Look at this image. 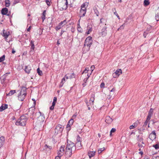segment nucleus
<instances>
[{"label": "nucleus", "instance_id": "nucleus-47", "mask_svg": "<svg viewBox=\"0 0 159 159\" xmlns=\"http://www.w3.org/2000/svg\"><path fill=\"white\" fill-rule=\"evenodd\" d=\"M94 11L96 15V16H98L99 15V12L98 11V10L96 9H94Z\"/></svg>", "mask_w": 159, "mask_h": 159}, {"label": "nucleus", "instance_id": "nucleus-63", "mask_svg": "<svg viewBox=\"0 0 159 159\" xmlns=\"http://www.w3.org/2000/svg\"><path fill=\"white\" fill-rule=\"evenodd\" d=\"M61 157V156H59L58 155L56 157L55 159H60V157Z\"/></svg>", "mask_w": 159, "mask_h": 159}, {"label": "nucleus", "instance_id": "nucleus-3", "mask_svg": "<svg viewBox=\"0 0 159 159\" xmlns=\"http://www.w3.org/2000/svg\"><path fill=\"white\" fill-rule=\"evenodd\" d=\"M26 94V88L25 87H22L18 95V100L21 101H23L25 99Z\"/></svg>", "mask_w": 159, "mask_h": 159}, {"label": "nucleus", "instance_id": "nucleus-50", "mask_svg": "<svg viewBox=\"0 0 159 159\" xmlns=\"http://www.w3.org/2000/svg\"><path fill=\"white\" fill-rule=\"evenodd\" d=\"M136 127L134 126V125L133 124L132 125H131L129 127L130 129H134Z\"/></svg>", "mask_w": 159, "mask_h": 159}, {"label": "nucleus", "instance_id": "nucleus-44", "mask_svg": "<svg viewBox=\"0 0 159 159\" xmlns=\"http://www.w3.org/2000/svg\"><path fill=\"white\" fill-rule=\"evenodd\" d=\"M81 138L80 137L79 135H77L76 139L77 142H81Z\"/></svg>", "mask_w": 159, "mask_h": 159}, {"label": "nucleus", "instance_id": "nucleus-21", "mask_svg": "<svg viewBox=\"0 0 159 159\" xmlns=\"http://www.w3.org/2000/svg\"><path fill=\"white\" fill-rule=\"evenodd\" d=\"M4 141V138L2 136L0 137V148L2 146L3 142Z\"/></svg>", "mask_w": 159, "mask_h": 159}, {"label": "nucleus", "instance_id": "nucleus-49", "mask_svg": "<svg viewBox=\"0 0 159 159\" xmlns=\"http://www.w3.org/2000/svg\"><path fill=\"white\" fill-rule=\"evenodd\" d=\"M156 149H157L159 148V145L158 144H156L153 146Z\"/></svg>", "mask_w": 159, "mask_h": 159}, {"label": "nucleus", "instance_id": "nucleus-62", "mask_svg": "<svg viewBox=\"0 0 159 159\" xmlns=\"http://www.w3.org/2000/svg\"><path fill=\"white\" fill-rule=\"evenodd\" d=\"M54 106L52 105V106L50 108V110H53L54 109Z\"/></svg>", "mask_w": 159, "mask_h": 159}, {"label": "nucleus", "instance_id": "nucleus-53", "mask_svg": "<svg viewBox=\"0 0 159 159\" xmlns=\"http://www.w3.org/2000/svg\"><path fill=\"white\" fill-rule=\"evenodd\" d=\"M150 135L151 136H152V135H156L155 131H154V130L152 131V132L151 133Z\"/></svg>", "mask_w": 159, "mask_h": 159}, {"label": "nucleus", "instance_id": "nucleus-30", "mask_svg": "<svg viewBox=\"0 0 159 159\" xmlns=\"http://www.w3.org/2000/svg\"><path fill=\"white\" fill-rule=\"evenodd\" d=\"M66 77H65V76L61 80V83H60V87H61L63 84L64 83V82H65V78Z\"/></svg>", "mask_w": 159, "mask_h": 159}, {"label": "nucleus", "instance_id": "nucleus-2", "mask_svg": "<svg viewBox=\"0 0 159 159\" xmlns=\"http://www.w3.org/2000/svg\"><path fill=\"white\" fill-rule=\"evenodd\" d=\"M27 120V118L25 116L22 115L17 120L16 123V125L24 126L26 125V123Z\"/></svg>", "mask_w": 159, "mask_h": 159}, {"label": "nucleus", "instance_id": "nucleus-23", "mask_svg": "<svg viewBox=\"0 0 159 159\" xmlns=\"http://www.w3.org/2000/svg\"><path fill=\"white\" fill-rule=\"evenodd\" d=\"M106 29V28H105L102 29V35L103 36H105L107 34V30Z\"/></svg>", "mask_w": 159, "mask_h": 159}, {"label": "nucleus", "instance_id": "nucleus-38", "mask_svg": "<svg viewBox=\"0 0 159 159\" xmlns=\"http://www.w3.org/2000/svg\"><path fill=\"white\" fill-rule=\"evenodd\" d=\"M5 55H3L2 57H0V62H2L5 60Z\"/></svg>", "mask_w": 159, "mask_h": 159}, {"label": "nucleus", "instance_id": "nucleus-27", "mask_svg": "<svg viewBox=\"0 0 159 159\" xmlns=\"http://www.w3.org/2000/svg\"><path fill=\"white\" fill-rule=\"evenodd\" d=\"M48 148L49 150L52 149V147L51 146H48L47 144H45L44 147V149L47 150Z\"/></svg>", "mask_w": 159, "mask_h": 159}, {"label": "nucleus", "instance_id": "nucleus-51", "mask_svg": "<svg viewBox=\"0 0 159 159\" xmlns=\"http://www.w3.org/2000/svg\"><path fill=\"white\" fill-rule=\"evenodd\" d=\"M109 92V93H111V92H113V93L112 94V93H111V94L112 95H113V94L114 93V91H115V89H114V88H113L111 90H108Z\"/></svg>", "mask_w": 159, "mask_h": 159}, {"label": "nucleus", "instance_id": "nucleus-55", "mask_svg": "<svg viewBox=\"0 0 159 159\" xmlns=\"http://www.w3.org/2000/svg\"><path fill=\"white\" fill-rule=\"evenodd\" d=\"M105 86V84L104 83H102L100 85V87L101 88H103Z\"/></svg>", "mask_w": 159, "mask_h": 159}, {"label": "nucleus", "instance_id": "nucleus-58", "mask_svg": "<svg viewBox=\"0 0 159 159\" xmlns=\"http://www.w3.org/2000/svg\"><path fill=\"white\" fill-rule=\"evenodd\" d=\"M148 122V121H147V120H146V121H145V122L144 123V124L143 125V126H146V125H147Z\"/></svg>", "mask_w": 159, "mask_h": 159}, {"label": "nucleus", "instance_id": "nucleus-5", "mask_svg": "<svg viewBox=\"0 0 159 159\" xmlns=\"http://www.w3.org/2000/svg\"><path fill=\"white\" fill-rule=\"evenodd\" d=\"M65 146H61L60 148L59 151L57 152V154L59 156H62L64 153Z\"/></svg>", "mask_w": 159, "mask_h": 159}, {"label": "nucleus", "instance_id": "nucleus-25", "mask_svg": "<svg viewBox=\"0 0 159 159\" xmlns=\"http://www.w3.org/2000/svg\"><path fill=\"white\" fill-rule=\"evenodd\" d=\"M67 24L66 20H65L63 21H61L59 24L60 25H61L62 27L64 25H65Z\"/></svg>", "mask_w": 159, "mask_h": 159}, {"label": "nucleus", "instance_id": "nucleus-54", "mask_svg": "<svg viewBox=\"0 0 159 159\" xmlns=\"http://www.w3.org/2000/svg\"><path fill=\"white\" fill-rule=\"evenodd\" d=\"M116 130V129L115 128H112L111 131V134L112 132H114Z\"/></svg>", "mask_w": 159, "mask_h": 159}, {"label": "nucleus", "instance_id": "nucleus-7", "mask_svg": "<svg viewBox=\"0 0 159 159\" xmlns=\"http://www.w3.org/2000/svg\"><path fill=\"white\" fill-rule=\"evenodd\" d=\"M39 112L40 114V115L38 118V121L40 123L42 122H43L45 120L44 115L40 111H39Z\"/></svg>", "mask_w": 159, "mask_h": 159}, {"label": "nucleus", "instance_id": "nucleus-16", "mask_svg": "<svg viewBox=\"0 0 159 159\" xmlns=\"http://www.w3.org/2000/svg\"><path fill=\"white\" fill-rule=\"evenodd\" d=\"M75 146V148L76 147L78 149H80L82 147V145L81 144V142H77Z\"/></svg>", "mask_w": 159, "mask_h": 159}, {"label": "nucleus", "instance_id": "nucleus-35", "mask_svg": "<svg viewBox=\"0 0 159 159\" xmlns=\"http://www.w3.org/2000/svg\"><path fill=\"white\" fill-rule=\"evenodd\" d=\"M73 122H74L73 119H71L69 121V122H68V125H71L73 124Z\"/></svg>", "mask_w": 159, "mask_h": 159}, {"label": "nucleus", "instance_id": "nucleus-14", "mask_svg": "<svg viewBox=\"0 0 159 159\" xmlns=\"http://www.w3.org/2000/svg\"><path fill=\"white\" fill-rule=\"evenodd\" d=\"M7 105L6 104H3L0 107V111H2L5 109L7 108Z\"/></svg>", "mask_w": 159, "mask_h": 159}, {"label": "nucleus", "instance_id": "nucleus-26", "mask_svg": "<svg viewBox=\"0 0 159 159\" xmlns=\"http://www.w3.org/2000/svg\"><path fill=\"white\" fill-rule=\"evenodd\" d=\"M104 94H105V96L107 98V99L110 100L111 98L112 94L111 93H109V94L108 95H107L106 94H105V93H104Z\"/></svg>", "mask_w": 159, "mask_h": 159}, {"label": "nucleus", "instance_id": "nucleus-56", "mask_svg": "<svg viewBox=\"0 0 159 159\" xmlns=\"http://www.w3.org/2000/svg\"><path fill=\"white\" fill-rule=\"evenodd\" d=\"M91 31H92V29L91 28H89V29L87 33V34H89V33H90L91 32Z\"/></svg>", "mask_w": 159, "mask_h": 159}, {"label": "nucleus", "instance_id": "nucleus-6", "mask_svg": "<svg viewBox=\"0 0 159 159\" xmlns=\"http://www.w3.org/2000/svg\"><path fill=\"white\" fill-rule=\"evenodd\" d=\"M122 70L121 69H118L113 73V77L114 78L118 77L120 75L122 74Z\"/></svg>", "mask_w": 159, "mask_h": 159}, {"label": "nucleus", "instance_id": "nucleus-4", "mask_svg": "<svg viewBox=\"0 0 159 159\" xmlns=\"http://www.w3.org/2000/svg\"><path fill=\"white\" fill-rule=\"evenodd\" d=\"M92 37L90 36L87 38L85 41L84 46H87L89 48L92 44Z\"/></svg>", "mask_w": 159, "mask_h": 159}, {"label": "nucleus", "instance_id": "nucleus-40", "mask_svg": "<svg viewBox=\"0 0 159 159\" xmlns=\"http://www.w3.org/2000/svg\"><path fill=\"white\" fill-rule=\"evenodd\" d=\"M157 13L156 14L155 16V19L157 21L159 20V13L157 12Z\"/></svg>", "mask_w": 159, "mask_h": 159}, {"label": "nucleus", "instance_id": "nucleus-28", "mask_svg": "<svg viewBox=\"0 0 159 159\" xmlns=\"http://www.w3.org/2000/svg\"><path fill=\"white\" fill-rule=\"evenodd\" d=\"M143 139L142 137H140L139 135H138L137 137V140L138 141L141 142L143 144Z\"/></svg>", "mask_w": 159, "mask_h": 159}, {"label": "nucleus", "instance_id": "nucleus-8", "mask_svg": "<svg viewBox=\"0 0 159 159\" xmlns=\"http://www.w3.org/2000/svg\"><path fill=\"white\" fill-rule=\"evenodd\" d=\"M75 74L74 73H68L65 75V77L67 79H68L75 78Z\"/></svg>", "mask_w": 159, "mask_h": 159}, {"label": "nucleus", "instance_id": "nucleus-19", "mask_svg": "<svg viewBox=\"0 0 159 159\" xmlns=\"http://www.w3.org/2000/svg\"><path fill=\"white\" fill-rule=\"evenodd\" d=\"M16 90H11L7 94V96H11L16 93Z\"/></svg>", "mask_w": 159, "mask_h": 159}, {"label": "nucleus", "instance_id": "nucleus-57", "mask_svg": "<svg viewBox=\"0 0 159 159\" xmlns=\"http://www.w3.org/2000/svg\"><path fill=\"white\" fill-rule=\"evenodd\" d=\"M89 70H87V69L85 68V70L82 73V74H83L84 73H86L88 72V71H89Z\"/></svg>", "mask_w": 159, "mask_h": 159}, {"label": "nucleus", "instance_id": "nucleus-15", "mask_svg": "<svg viewBox=\"0 0 159 159\" xmlns=\"http://www.w3.org/2000/svg\"><path fill=\"white\" fill-rule=\"evenodd\" d=\"M95 154V152L94 151H90L88 153V155L89 156L90 158H91L92 157H93Z\"/></svg>", "mask_w": 159, "mask_h": 159}, {"label": "nucleus", "instance_id": "nucleus-10", "mask_svg": "<svg viewBox=\"0 0 159 159\" xmlns=\"http://www.w3.org/2000/svg\"><path fill=\"white\" fill-rule=\"evenodd\" d=\"M8 11V9L6 7L3 8L1 11V13L2 15L9 16V15L7 14Z\"/></svg>", "mask_w": 159, "mask_h": 159}, {"label": "nucleus", "instance_id": "nucleus-34", "mask_svg": "<svg viewBox=\"0 0 159 159\" xmlns=\"http://www.w3.org/2000/svg\"><path fill=\"white\" fill-rule=\"evenodd\" d=\"M153 109L151 108L150 109V110L148 113V115L152 116V115L153 114Z\"/></svg>", "mask_w": 159, "mask_h": 159}, {"label": "nucleus", "instance_id": "nucleus-9", "mask_svg": "<svg viewBox=\"0 0 159 159\" xmlns=\"http://www.w3.org/2000/svg\"><path fill=\"white\" fill-rule=\"evenodd\" d=\"M88 6V4L87 2H85L81 6V8L80 11H84L86 12V7Z\"/></svg>", "mask_w": 159, "mask_h": 159}, {"label": "nucleus", "instance_id": "nucleus-22", "mask_svg": "<svg viewBox=\"0 0 159 159\" xmlns=\"http://www.w3.org/2000/svg\"><path fill=\"white\" fill-rule=\"evenodd\" d=\"M63 129V128L61 125H58L56 128V129L57 130H59L60 132H61Z\"/></svg>", "mask_w": 159, "mask_h": 159}, {"label": "nucleus", "instance_id": "nucleus-24", "mask_svg": "<svg viewBox=\"0 0 159 159\" xmlns=\"http://www.w3.org/2000/svg\"><path fill=\"white\" fill-rule=\"evenodd\" d=\"M86 13V11H80V17L84 16L85 15Z\"/></svg>", "mask_w": 159, "mask_h": 159}, {"label": "nucleus", "instance_id": "nucleus-48", "mask_svg": "<svg viewBox=\"0 0 159 159\" xmlns=\"http://www.w3.org/2000/svg\"><path fill=\"white\" fill-rule=\"evenodd\" d=\"M139 124V122L138 121H137L133 124L136 127Z\"/></svg>", "mask_w": 159, "mask_h": 159}, {"label": "nucleus", "instance_id": "nucleus-20", "mask_svg": "<svg viewBox=\"0 0 159 159\" xmlns=\"http://www.w3.org/2000/svg\"><path fill=\"white\" fill-rule=\"evenodd\" d=\"M46 11L44 10L43 11V12L42 13V16H41L42 19L43 20V22L44 21V20L46 18Z\"/></svg>", "mask_w": 159, "mask_h": 159}, {"label": "nucleus", "instance_id": "nucleus-59", "mask_svg": "<svg viewBox=\"0 0 159 159\" xmlns=\"http://www.w3.org/2000/svg\"><path fill=\"white\" fill-rule=\"evenodd\" d=\"M153 159H159V156H153L152 157Z\"/></svg>", "mask_w": 159, "mask_h": 159}, {"label": "nucleus", "instance_id": "nucleus-13", "mask_svg": "<svg viewBox=\"0 0 159 159\" xmlns=\"http://www.w3.org/2000/svg\"><path fill=\"white\" fill-rule=\"evenodd\" d=\"M10 34V32H5L4 30H3V34L2 35L4 37L5 39H7L9 35Z\"/></svg>", "mask_w": 159, "mask_h": 159}, {"label": "nucleus", "instance_id": "nucleus-60", "mask_svg": "<svg viewBox=\"0 0 159 159\" xmlns=\"http://www.w3.org/2000/svg\"><path fill=\"white\" fill-rule=\"evenodd\" d=\"M70 125H68V124L67 125V126H66V128L67 129H67L69 130L70 129Z\"/></svg>", "mask_w": 159, "mask_h": 159}, {"label": "nucleus", "instance_id": "nucleus-52", "mask_svg": "<svg viewBox=\"0 0 159 159\" xmlns=\"http://www.w3.org/2000/svg\"><path fill=\"white\" fill-rule=\"evenodd\" d=\"M143 145H142L140 144H139L138 145V146L140 148L144 147L145 145L144 143L143 144Z\"/></svg>", "mask_w": 159, "mask_h": 159}, {"label": "nucleus", "instance_id": "nucleus-43", "mask_svg": "<svg viewBox=\"0 0 159 159\" xmlns=\"http://www.w3.org/2000/svg\"><path fill=\"white\" fill-rule=\"evenodd\" d=\"M62 27V26L61 25H60L59 24L58 26L56 27L55 28L56 30V31L58 30H60Z\"/></svg>", "mask_w": 159, "mask_h": 159}, {"label": "nucleus", "instance_id": "nucleus-39", "mask_svg": "<svg viewBox=\"0 0 159 159\" xmlns=\"http://www.w3.org/2000/svg\"><path fill=\"white\" fill-rule=\"evenodd\" d=\"M105 150V148L104 147H103L102 148H100L99 149H98V153H100L102 152V151H104Z\"/></svg>", "mask_w": 159, "mask_h": 159}, {"label": "nucleus", "instance_id": "nucleus-64", "mask_svg": "<svg viewBox=\"0 0 159 159\" xmlns=\"http://www.w3.org/2000/svg\"><path fill=\"white\" fill-rule=\"evenodd\" d=\"M95 67L94 66H91V70H92V71H93L94 69V68Z\"/></svg>", "mask_w": 159, "mask_h": 159}, {"label": "nucleus", "instance_id": "nucleus-31", "mask_svg": "<svg viewBox=\"0 0 159 159\" xmlns=\"http://www.w3.org/2000/svg\"><path fill=\"white\" fill-rule=\"evenodd\" d=\"M30 45L31 46V49L34 50V42L32 40L30 42Z\"/></svg>", "mask_w": 159, "mask_h": 159}, {"label": "nucleus", "instance_id": "nucleus-17", "mask_svg": "<svg viewBox=\"0 0 159 159\" xmlns=\"http://www.w3.org/2000/svg\"><path fill=\"white\" fill-rule=\"evenodd\" d=\"M31 70V68L30 66H25V70L26 73H29Z\"/></svg>", "mask_w": 159, "mask_h": 159}, {"label": "nucleus", "instance_id": "nucleus-29", "mask_svg": "<svg viewBox=\"0 0 159 159\" xmlns=\"http://www.w3.org/2000/svg\"><path fill=\"white\" fill-rule=\"evenodd\" d=\"M35 109L34 108L33 109H30L29 111V113L32 115H33L34 113Z\"/></svg>", "mask_w": 159, "mask_h": 159}, {"label": "nucleus", "instance_id": "nucleus-61", "mask_svg": "<svg viewBox=\"0 0 159 159\" xmlns=\"http://www.w3.org/2000/svg\"><path fill=\"white\" fill-rule=\"evenodd\" d=\"M57 98L56 97H54L53 98V102H57Z\"/></svg>", "mask_w": 159, "mask_h": 159}, {"label": "nucleus", "instance_id": "nucleus-1", "mask_svg": "<svg viewBox=\"0 0 159 159\" xmlns=\"http://www.w3.org/2000/svg\"><path fill=\"white\" fill-rule=\"evenodd\" d=\"M65 154L67 157H70L72 153H74L76 148L75 144L73 143H68L66 148Z\"/></svg>", "mask_w": 159, "mask_h": 159}, {"label": "nucleus", "instance_id": "nucleus-36", "mask_svg": "<svg viewBox=\"0 0 159 159\" xmlns=\"http://www.w3.org/2000/svg\"><path fill=\"white\" fill-rule=\"evenodd\" d=\"M114 10H115V11H114V14L119 19H120L119 16L118 15V14L117 13L116 9L115 8H114Z\"/></svg>", "mask_w": 159, "mask_h": 159}, {"label": "nucleus", "instance_id": "nucleus-37", "mask_svg": "<svg viewBox=\"0 0 159 159\" xmlns=\"http://www.w3.org/2000/svg\"><path fill=\"white\" fill-rule=\"evenodd\" d=\"M37 71L38 74L40 75H42L43 73L42 71L40 70L39 68H38L37 69Z\"/></svg>", "mask_w": 159, "mask_h": 159}, {"label": "nucleus", "instance_id": "nucleus-41", "mask_svg": "<svg viewBox=\"0 0 159 159\" xmlns=\"http://www.w3.org/2000/svg\"><path fill=\"white\" fill-rule=\"evenodd\" d=\"M125 23H124L122 25H121L120 27L117 30L119 31L120 29H123L125 26Z\"/></svg>", "mask_w": 159, "mask_h": 159}, {"label": "nucleus", "instance_id": "nucleus-11", "mask_svg": "<svg viewBox=\"0 0 159 159\" xmlns=\"http://www.w3.org/2000/svg\"><path fill=\"white\" fill-rule=\"evenodd\" d=\"M113 121V120L109 116L106 117L105 121L108 124H110Z\"/></svg>", "mask_w": 159, "mask_h": 159}, {"label": "nucleus", "instance_id": "nucleus-42", "mask_svg": "<svg viewBox=\"0 0 159 159\" xmlns=\"http://www.w3.org/2000/svg\"><path fill=\"white\" fill-rule=\"evenodd\" d=\"M51 0H46V2L47 5L48 6L51 5Z\"/></svg>", "mask_w": 159, "mask_h": 159}, {"label": "nucleus", "instance_id": "nucleus-45", "mask_svg": "<svg viewBox=\"0 0 159 159\" xmlns=\"http://www.w3.org/2000/svg\"><path fill=\"white\" fill-rule=\"evenodd\" d=\"M156 135H152V136H151L150 135L149 136V137L151 139L153 140L156 138Z\"/></svg>", "mask_w": 159, "mask_h": 159}, {"label": "nucleus", "instance_id": "nucleus-32", "mask_svg": "<svg viewBox=\"0 0 159 159\" xmlns=\"http://www.w3.org/2000/svg\"><path fill=\"white\" fill-rule=\"evenodd\" d=\"M10 1L9 0H6L5 1V5L6 7H8L10 5Z\"/></svg>", "mask_w": 159, "mask_h": 159}, {"label": "nucleus", "instance_id": "nucleus-33", "mask_svg": "<svg viewBox=\"0 0 159 159\" xmlns=\"http://www.w3.org/2000/svg\"><path fill=\"white\" fill-rule=\"evenodd\" d=\"M150 3L148 0H145L144 1V4L145 6H147Z\"/></svg>", "mask_w": 159, "mask_h": 159}, {"label": "nucleus", "instance_id": "nucleus-46", "mask_svg": "<svg viewBox=\"0 0 159 159\" xmlns=\"http://www.w3.org/2000/svg\"><path fill=\"white\" fill-rule=\"evenodd\" d=\"M151 117L152 116L148 115L146 120H147V121H149L151 119Z\"/></svg>", "mask_w": 159, "mask_h": 159}, {"label": "nucleus", "instance_id": "nucleus-18", "mask_svg": "<svg viewBox=\"0 0 159 159\" xmlns=\"http://www.w3.org/2000/svg\"><path fill=\"white\" fill-rule=\"evenodd\" d=\"M62 4H63L64 5V7H63L62 8L63 9H66V8L67 7V0H64V1H63L62 2Z\"/></svg>", "mask_w": 159, "mask_h": 159}, {"label": "nucleus", "instance_id": "nucleus-12", "mask_svg": "<svg viewBox=\"0 0 159 159\" xmlns=\"http://www.w3.org/2000/svg\"><path fill=\"white\" fill-rule=\"evenodd\" d=\"M94 94H92V97L90 98V100H89V103L90 106H92L93 105V102L94 100Z\"/></svg>", "mask_w": 159, "mask_h": 159}]
</instances>
